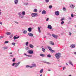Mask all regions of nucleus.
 Returning a JSON list of instances; mask_svg holds the SVG:
<instances>
[{"mask_svg": "<svg viewBox=\"0 0 76 76\" xmlns=\"http://www.w3.org/2000/svg\"><path fill=\"white\" fill-rule=\"evenodd\" d=\"M71 16L72 17V18H73V14H71Z\"/></svg>", "mask_w": 76, "mask_h": 76, "instance_id": "nucleus-38", "label": "nucleus"}, {"mask_svg": "<svg viewBox=\"0 0 76 76\" xmlns=\"http://www.w3.org/2000/svg\"><path fill=\"white\" fill-rule=\"evenodd\" d=\"M14 2L15 4H17L18 2V0H15Z\"/></svg>", "mask_w": 76, "mask_h": 76, "instance_id": "nucleus-16", "label": "nucleus"}, {"mask_svg": "<svg viewBox=\"0 0 76 76\" xmlns=\"http://www.w3.org/2000/svg\"><path fill=\"white\" fill-rule=\"evenodd\" d=\"M27 56H28V57H32V56L31 55H28Z\"/></svg>", "mask_w": 76, "mask_h": 76, "instance_id": "nucleus-46", "label": "nucleus"}, {"mask_svg": "<svg viewBox=\"0 0 76 76\" xmlns=\"http://www.w3.org/2000/svg\"><path fill=\"white\" fill-rule=\"evenodd\" d=\"M22 14L23 15H25V12L23 11L22 13Z\"/></svg>", "mask_w": 76, "mask_h": 76, "instance_id": "nucleus-24", "label": "nucleus"}, {"mask_svg": "<svg viewBox=\"0 0 76 76\" xmlns=\"http://www.w3.org/2000/svg\"><path fill=\"white\" fill-rule=\"evenodd\" d=\"M69 64H71V65H72V66H73V64H72V62H71V61H69Z\"/></svg>", "mask_w": 76, "mask_h": 76, "instance_id": "nucleus-23", "label": "nucleus"}, {"mask_svg": "<svg viewBox=\"0 0 76 76\" xmlns=\"http://www.w3.org/2000/svg\"><path fill=\"white\" fill-rule=\"evenodd\" d=\"M48 71H51V70H50V69H49V70H48Z\"/></svg>", "mask_w": 76, "mask_h": 76, "instance_id": "nucleus-57", "label": "nucleus"}, {"mask_svg": "<svg viewBox=\"0 0 76 76\" xmlns=\"http://www.w3.org/2000/svg\"><path fill=\"white\" fill-rule=\"evenodd\" d=\"M11 37H12V36H10Z\"/></svg>", "mask_w": 76, "mask_h": 76, "instance_id": "nucleus-61", "label": "nucleus"}, {"mask_svg": "<svg viewBox=\"0 0 76 76\" xmlns=\"http://www.w3.org/2000/svg\"><path fill=\"white\" fill-rule=\"evenodd\" d=\"M40 76H42V74H41L40 75Z\"/></svg>", "mask_w": 76, "mask_h": 76, "instance_id": "nucleus-55", "label": "nucleus"}, {"mask_svg": "<svg viewBox=\"0 0 76 76\" xmlns=\"http://www.w3.org/2000/svg\"><path fill=\"white\" fill-rule=\"evenodd\" d=\"M74 54H75V55H76V52H75L74 53Z\"/></svg>", "mask_w": 76, "mask_h": 76, "instance_id": "nucleus-50", "label": "nucleus"}, {"mask_svg": "<svg viewBox=\"0 0 76 76\" xmlns=\"http://www.w3.org/2000/svg\"><path fill=\"white\" fill-rule=\"evenodd\" d=\"M68 76H72V75H69Z\"/></svg>", "mask_w": 76, "mask_h": 76, "instance_id": "nucleus-58", "label": "nucleus"}, {"mask_svg": "<svg viewBox=\"0 0 76 76\" xmlns=\"http://www.w3.org/2000/svg\"><path fill=\"white\" fill-rule=\"evenodd\" d=\"M42 51H43V52H45V49L44 48H42Z\"/></svg>", "mask_w": 76, "mask_h": 76, "instance_id": "nucleus-27", "label": "nucleus"}, {"mask_svg": "<svg viewBox=\"0 0 76 76\" xmlns=\"http://www.w3.org/2000/svg\"><path fill=\"white\" fill-rule=\"evenodd\" d=\"M28 31L29 32H31V31H32V29L31 28H28Z\"/></svg>", "mask_w": 76, "mask_h": 76, "instance_id": "nucleus-14", "label": "nucleus"}, {"mask_svg": "<svg viewBox=\"0 0 76 76\" xmlns=\"http://www.w3.org/2000/svg\"><path fill=\"white\" fill-rule=\"evenodd\" d=\"M3 38V37L2 36L0 37V39H1V38Z\"/></svg>", "mask_w": 76, "mask_h": 76, "instance_id": "nucleus-45", "label": "nucleus"}, {"mask_svg": "<svg viewBox=\"0 0 76 76\" xmlns=\"http://www.w3.org/2000/svg\"><path fill=\"white\" fill-rule=\"evenodd\" d=\"M32 67H30V68H32Z\"/></svg>", "mask_w": 76, "mask_h": 76, "instance_id": "nucleus-62", "label": "nucleus"}, {"mask_svg": "<svg viewBox=\"0 0 76 76\" xmlns=\"http://www.w3.org/2000/svg\"><path fill=\"white\" fill-rule=\"evenodd\" d=\"M33 11H34V12H37V9H34Z\"/></svg>", "mask_w": 76, "mask_h": 76, "instance_id": "nucleus-26", "label": "nucleus"}, {"mask_svg": "<svg viewBox=\"0 0 76 76\" xmlns=\"http://www.w3.org/2000/svg\"><path fill=\"white\" fill-rule=\"evenodd\" d=\"M40 56L42 57H44L45 56V55H44V54H40Z\"/></svg>", "mask_w": 76, "mask_h": 76, "instance_id": "nucleus-22", "label": "nucleus"}, {"mask_svg": "<svg viewBox=\"0 0 76 76\" xmlns=\"http://www.w3.org/2000/svg\"><path fill=\"white\" fill-rule=\"evenodd\" d=\"M21 18H23V16H21Z\"/></svg>", "mask_w": 76, "mask_h": 76, "instance_id": "nucleus-51", "label": "nucleus"}, {"mask_svg": "<svg viewBox=\"0 0 76 76\" xmlns=\"http://www.w3.org/2000/svg\"><path fill=\"white\" fill-rule=\"evenodd\" d=\"M45 1L46 3H48V2H49V0H45Z\"/></svg>", "mask_w": 76, "mask_h": 76, "instance_id": "nucleus-36", "label": "nucleus"}, {"mask_svg": "<svg viewBox=\"0 0 76 76\" xmlns=\"http://www.w3.org/2000/svg\"><path fill=\"white\" fill-rule=\"evenodd\" d=\"M10 56V57H13V55H11Z\"/></svg>", "mask_w": 76, "mask_h": 76, "instance_id": "nucleus-47", "label": "nucleus"}, {"mask_svg": "<svg viewBox=\"0 0 76 76\" xmlns=\"http://www.w3.org/2000/svg\"><path fill=\"white\" fill-rule=\"evenodd\" d=\"M47 57H51V55H48L47 56Z\"/></svg>", "mask_w": 76, "mask_h": 76, "instance_id": "nucleus-32", "label": "nucleus"}, {"mask_svg": "<svg viewBox=\"0 0 76 76\" xmlns=\"http://www.w3.org/2000/svg\"><path fill=\"white\" fill-rule=\"evenodd\" d=\"M9 42V41H6L4 43L5 44H7V43H8Z\"/></svg>", "mask_w": 76, "mask_h": 76, "instance_id": "nucleus-34", "label": "nucleus"}, {"mask_svg": "<svg viewBox=\"0 0 76 76\" xmlns=\"http://www.w3.org/2000/svg\"><path fill=\"white\" fill-rule=\"evenodd\" d=\"M50 44H51V45H54V42H51V41L50 42Z\"/></svg>", "mask_w": 76, "mask_h": 76, "instance_id": "nucleus-21", "label": "nucleus"}, {"mask_svg": "<svg viewBox=\"0 0 76 76\" xmlns=\"http://www.w3.org/2000/svg\"><path fill=\"white\" fill-rule=\"evenodd\" d=\"M52 7H53L52 5H50L49 7V9H51V8H52Z\"/></svg>", "mask_w": 76, "mask_h": 76, "instance_id": "nucleus-28", "label": "nucleus"}, {"mask_svg": "<svg viewBox=\"0 0 76 76\" xmlns=\"http://www.w3.org/2000/svg\"><path fill=\"white\" fill-rule=\"evenodd\" d=\"M1 10H0V12H1Z\"/></svg>", "mask_w": 76, "mask_h": 76, "instance_id": "nucleus-64", "label": "nucleus"}, {"mask_svg": "<svg viewBox=\"0 0 76 76\" xmlns=\"http://www.w3.org/2000/svg\"><path fill=\"white\" fill-rule=\"evenodd\" d=\"M48 20H49V18H48L47 19L46 21H48Z\"/></svg>", "mask_w": 76, "mask_h": 76, "instance_id": "nucleus-44", "label": "nucleus"}, {"mask_svg": "<svg viewBox=\"0 0 76 76\" xmlns=\"http://www.w3.org/2000/svg\"><path fill=\"white\" fill-rule=\"evenodd\" d=\"M48 29H52L51 26L50 25H48Z\"/></svg>", "mask_w": 76, "mask_h": 76, "instance_id": "nucleus-8", "label": "nucleus"}, {"mask_svg": "<svg viewBox=\"0 0 76 76\" xmlns=\"http://www.w3.org/2000/svg\"><path fill=\"white\" fill-rule=\"evenodd\" d=\"M76 47V45H74V44H72L70 46L71 48H75Z\"/></svg>", "mask_w": 76, "mask_h": 76, "instance_id": "nucleus-7", "label": "nucleus"}, {"mask_svg": "<svg viewBox=\"0 0 76 76\" xmlns=\"http://www.w3.org/2000/svg\"><path fill=\"white\" fill-rule=\"evenodd\" d=\"M64 18H62V19H61V21H62L63 20H64Z\"/></svg>", "mask_w": 76, "mask_h": 76, "instance_id": "nucleus-40", "label": "nucleus"}, {"mask_svg": "<svg viewBox=\"0 0 76 76\" xmlns=\"http://www.w3.org/2000/svg\"><path fill=\"white\" fill-rule=\"evenodd\" d=\"M28 53L29 54H32L34 53V51L32 50H29L28 51Z\"/></svg>", "mask_w": 76, "mask_h": 76, "instance_id": "nucleus-5", "label": "nucleus"}, {"mask_svg": "<svg viewBox=\"0 0 76 76\" xmlns=\"http://www.w3.org/2000/svg\"><path fill=\"white\" fill-rule=\"evenodd\" d=\"M3 48H4V50H6V49H7V48H5L4 47Z\"/></svg>", "mask_w": 76, "mask_h": 76, "instance_id": "nucleus-39", "label": "nucleus"}, {"mask_svg": "<svg viewBox=\"0 0 76 76\" xmlns=\"http://www.w3.org/2000/svg\"><path fill=\"white\" fill-rule=\"evenodd\" d=\"M66 65H68V64H67V63H66Z\"/></svg>", "mask_w": 76, "mask_h": 76, "instance_id": "nucleus-56", "label": "nucleus"}, {"mask_svg": "<svg viewBox=\"0 0 76 76\" xmlns=\"http://www.w3.org/2000/svg\"><path fill=\"white\" fill-rule=\"evenodd\" d=\"M20 62H18L17 63H14L13 64L12 66H14L15 65L16 67H17V66H18L19 65V64H20Z\"/></svg>", "mask_w": 76, "mask_h": 76, "instance_id": "nucleus-1", "label": "nucleus"}, {"mask_svg": "<svg viewBox=\"0 0 76 76\" xmlns=\"http://www.w3.org/2000/svg\"><path fill=\"white\" fill-rule=\"evenodd\" d=\"M18 15L19 16H21V15H22V13L21 12H19L18 13Z\"/></svg>", "mask_w": 76, "mask_h": 76, "instance_id": "nucleus-29", "label": "nucleus"}, {"mask_svg": "<svg viewBox=\"0 0 76 76\" xmlns=\"http://www.w3.org/2000/svg\"><path fill=\"white\" fill-rule=\"evenodd\" d=\"M48 49H49L51 53H54V50H52V49H51V48L49 46L48 47Z\"/></svg>", "mask_w": 76, "mask_h": 76, "instance_id": "nucleus-4", "label": "nucleus"}, {"mask_svg": "<svg viewBox=\"0 0 76 76\" xmlns=\"http://www.w3.org/2000/svg\"><path fill=\"white\" fill-rule=\"evenodd\" d=\"M31 16L32 17H35L37 15V13H33L31 14Z\"/></svg>", "mask_w": 76, "mask_h": 76, "instance_id": "nucleus-3", "label": "nucleus"}, {"mask_svg": "<svg viewBox=\"0 0 76 76\" xmlns=\"http://www.w3.org/2000/svg\"><path fill=\"white\" fill-rule=\"evenodd\" d=\"M32 66H34V67H35L36 66V65H35V64H32Z\"/></svg>", "mask_w": 76, "mask_h": 76, "instance_id": "nucleus-35", "label": "nucleus"}, {"mask_svg": "<svg viewBox=\"0 0 76 76\" xmlns=\"http://www.w3.org/2000/svg\"><path fill=\"white\" fill-rule=\"evenodd\" d=\"M52 36H53V37H54V38H57V37H58L57 36H56L54 34H52Z\"/></svg>", "mask_w": 76, "mask_h": 76, "instance_id": "nucleus-13", "label": "nucleus"}, {"mask_svg": "<svg viewBox=\"0 0 76 76\" xmlns=\"http://www.w3.org/2000/svg\"><path fill=\"white\" fill-rule=\"evenodd\" d=\"M42 13L43 15H45V14H46V11L45 10H43L42 11Z\"/></svg>", "mask_w": 76, "mask_h": 76, "instance_id": "nucleus-12", "label": "nucleus"}, {"mask_svg": "<svg viewBox=\"0 0 76 76\" xmlns=\"http://www.w3.org/2000/svg\"><path fill=\"white\" fill-rule=\"evenodd\" d=\"M43 70H44V69H41L39 72L40 73H42Z\"/></svg>", "mask_w": 76, "mask_h": 76, "instance_id": "nucleus-15", "label": "nucleus"}, {"mask_svg": "<svg viewBox=\"0 0 76 76\" xmlns=\"http://www.w3.org/2000/svg\"><path fill=\"white\" fill-rule=\"evenodd\" d=\"M16 23H18V22H16Z\"/></svg>", "mask_w": 76, "mask_h": 76, "instance_id": "nucleus-59", "label": "nucleus"}, {"mask_svg": "<svg viewBox=\"0 0 76 76\" xmlns=\"http://www.w3.org/2000/svg\"><path fill=\"white\" fill-rule=\"evenodd\" d=\"M27 32H28V31H27L26 30H24L23 31V33H24V34H27Z\"/></svg>", "mask_w": 76, "mask_h": 76, "instance_id": "nucleus-19", "label": "nucleus"}, {"mask_svg": "<svg viewBox=\"0 0 76 76\" xmlns=\"http://www.w3.org/2000/svg\"><path fill=\"white\" fill-rule=\"evenodd\" d=\"M72 35V33H69V35Z\"/></svg>", "mask_w": 76, "mask_h": 76, "instance_id": "nucleus-52", "label": "nucleus"}, {"mask_svg": "<svg viewBox=\"0 0 76 76\" xmlns=\"http://www.w3.org/2000/svg\"><path fill=\"white\" fill-rule=\"evenodd\" d=\"M0 24H1V25H2V22H0Z\"/></svg>", "mask_w": 76, "mask_h": 76, "instance_id": "nucleus-49", "label": "nucleus"}, {"mask_svg": "<svg viewBox=\"0 0 76 76\" xmlns=\"http://www.w3.org/2000/svg\"><path fill=\"white\" fill-rule=\"evenodd\" d=\"M10 54H12V53L10 52Z\"/></svg>", "mask_w": 76, "mask_h": 76, "instance_id": "nucleus-53", "label": "nucleus"}, {"mask_svg": "<svg viewBox=\"0 0 76 76\" xmlns=\"http://www.w3.org/2000/svg\"><path fill=\"white\" fill-rule=\"evenodd\" d=\"M63 9L64 11H66V8H65V7H63Z\"/></svg>", "mask_w": 76, "mask_h": 76, "instance_id": "nucleus-30", "label": "nucleus"}, {"mask_svg": "<svg viewBox=\"0 0 76 76\" xmlns=\"http://www.w3.org/2000/svg\"><path fill=\"white\" fill-rule=\"evenodd\" d=\"M38 28L39 32V33H41V29H40V28H39V27H38Z\"/></svg>", "mask_w": 76, "mask_h": 76, "instance_id": "nucleus-17", "label": "nucleus"}, {"mask_svg": "<svg viewBox=\"0 0 76 76\" xmlns=\"http://www.w3.org/2000/svg\"><path fill=\"white\" fill-rule=\"evenodd\" d=\"M55 14L56 16H58L60 15V12L58 11H56Z\"/></svg>", "mask_w": 76, "mask_h": 76, "instance_id": "nucleus-6", "label": "nucleus"}, {"mask_svg": "<svg viewBox=\"0 0 76 76\" xmlns=\"http://www.w3.org/2000/svg\"><path fill=\"white\" fill-rule=\"evenodd\" d=\"M1 12H0V14H1Z\"/></svg>", "mask_w": 76, "mask_h": 76, "instance_id": "nucleus-60", "label": "nucleus"}, {"mask_svg": "<svg viewBox=\"0 0 76 76\" xmlns=\"http://www.w3.org/2000/svg\"><path fill=\"white\" fill-rule=\"evenodd\" d=\"M46 63L48 64H51V63H50V62H47Z\"/></svg>", "mask_w": 76, "mask_h": 76, "instance_id": "nucleus-42", "label": "nucleus"}, {"mask_svg": "<svg viewBox=\"0 0 76 76\" xmlns=\"http://www.w3.org/2000/svg\"><path fill=\"white\" fill-rule=\"evenodd\" d=\"M19 38V36H18L17 37H16V36H15L14 37V39H18V38Z\"/></svg>", "mask_w": 76, "mask_h": 76, "instance_id": "nucleus-9", "label": "nucleus"}, {"mask_svg": "<svg viewBox=\"0 0 76 76\" xmlns=\"http://www.w3.org/2000/svg\"><path fill=\"white\" fill-rule=\"evenodd\" d=\"M70 7L71 8H72V9H73V8H74V7H75L74 6V5H73V4H71Z\"/></svg>", "mask_w": 76, "mask_h": 76, "instance_id": "nucleus-11", "label": "nucleus"}, {"mask_svg": "<svg viewBox=\"0 0 76 76\" xmlns=\"http://www.w3.org/2000/svg\"><path fill=\"white\" fill-rule=\"evenodd\" d=\"M29 47H30L31 48H34V46H33V45H32V44H30L29 45Z\"/></svg>", "mask_w": 76, "mask_h": 76, "instance_id": "nucleus-18", "label": "nucleus"}, {"mask_svg": "<svg viewBox=\"0 0 76 76\" xmlns=\"http://www.w3.org/2000/svg\"><path fill=\"white\" fill-rule=\"evenodd\" d=\"M63 69V70H65L66 69V67H64Z\"/></svg>", "mask_w": 76, "mask_h": 76, "instance_id": "nucleus-43", "label": "nucleus"}, {"mask_svg": "<svg viewBox=\"0 0 76 76\" xmlns=\"http://www.w3.org/2000/svg\"><path fill=\"white\" fill-rule=\"evenodd\" d=\"M26 67H31V66H29L28 65H27V66H26Z\"/></svg>", "mask_w": 76, "mask_h": 76, "instance_id": "nucleus-48", "label": "nucleus"}, {"mask_svg": "<svg viewBox=\"0 0 76 76\" xmlns=\"http://www.w3.org/2000/svg\"><path fill=\"white\" fill-rule=\"evenodd\" d=\"M26 50H29V48L28 47H27L26 48Z\"/></svg>", "mask_w": 76, "mask_h": 76, "instance_id": "nucleus-37", "label": "nucleus"}, {"mask_svg": "<svg viewBox=\"0 0 76 76\" xmlns=\"http://www.w3.org/2000/svg\"><path fill=\"white\" fill-rule=\"evenodd\" d=\"M24 55H25V56H26V53H25V54H24Z\"/></svg>", "mask_w": 76, "mask_h": 76, "instance_id": "nucleus-54", "label": "nucleus"}, {"mask_svg": "<svg viewBox=\"0 0 76 76\" xmlns=\"http://www.w3.org/2000/svg\"><path fill=\"white\" fill-rule=\"evenodd\" d=\"M55 56L57 58H58L60 57L61 56L60 53H58L55 55Z\"/></svg>", "mask_w": 76, "mask_h": 76, "instance_id": "nucleus-2", "label": "nucleus"}, {"mask_svg": "<svg viewBox=\"0 0 76 76\" xmlns=\"http://www.w3.org/2000/svg\"><path fill=\"white\" fill-rule=\"evenodd\" d=\"M12 45H15V43L13 42L12 43Z\"/></svg>", "mask_w": 76, "mask_h": 76, "instance_id": "nucleus-41", "label": "nucleus"}, {"mask_svg": "<svg viewBox=\"0 0 76 76\" xmlns=\"http://www.w3.org/2000/svg\"><path fill=\"white\" fill-rule=\"evenodd\" d=\"M28 35L30 37H31V36H33V34L31 33H28Z\"/></svg>", "mask_w": 76, "mask_h": 76, "instance_id": "nucleus-10", "label": "nucleus"}, {"mask_svg": "<svg viewBox=\"0 0 76 76\" xmlns=\"http://www.w3.org/2000/svg\"><path fill=\"white\" fill-rule=\"evenodd\" d=\"M15 60H16V58H14L13 59V60H12V61L13 62H15Z\"/></svg>", "mask_w": 76, "mask_h": 76, "instance_id": "nucleus-31", "label": "nucleus"}, {"mask_svg": "<svg viewBox=\"0 0 76 76\" xmlns=\"http://www.w3.org/2000/svg\"><path fill=\"white\" fill-rule=\"evenodd\" d=\"M28 4V3H27V4Z\"/></svg>", "mask_w": 76, "mask_h": 76, "instance_id": "nucleus-63", "label": "nucleus"}, {"mask_svg": "<svg viewBox=\"0 0 76 76\" xmlns=\"http://www.w3.org/2000/svg\"><path fill=\"white\" fill-rule=\"evenodd\" d=\"M6 34L7 35H10L11 34V33L10 32H7L6 33Z\"/></svg>", "mask_w": 76, "mask_h": 76, "instance_id": "nucleus-20", "label": "nucleus"}, {"mask_svg": "<svg viewBox=\"0 0 76 76\" xmlns=\"http://www.w3.org/2000/svg\"><path fill=\"white\" fill-rule=\"evenodd\" d=\"M64 21H63L62 22H61V25H63V23H64Z\"/></svg>", "mask_w": 76, "mask_h": 76, "instance_id": "nucleus-33", "label": "nucleus"}, {"mask_svg": "<svg viewBox=\"0 0 76 76\" xmlns=\"http://www.w3.org/2000/svg\"><path fill=\"white\" fill-rule=\"evenodd\" d=\"M28 44H29L28 42H26V46H28Z\"/></svg>", "mask_w": 76, "mask_h": 76, "instance_id": "nucleus-25", "label": "nucleus"}]
</instances>
